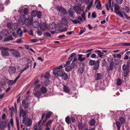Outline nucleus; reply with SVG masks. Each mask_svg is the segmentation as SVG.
Wrapping results in <instances>:
<instances>
[{
    "mask_svg": "<svg viewBox=\"0 0 130 130\" xmlns=\"http://www.w3.org/2000/svg\"><path fill=\"white\" fill-rule=\"evenodd\" d=\"M8 85L9 86H11L14 83L13 82V80H9L8 82Z\"/></svg>",
    "mask_w": 130,
    "mask_h": 130,
    "instance_id": "09e8293b",
    "label": "nucleus"
},
{
    "mask_svg": "<svg viewBox=\"0 0 130 130\" xmlns=\"http://www.w3.org/2000/svg\"><path fill=\"white\" fill-rule=\"evenodd\" d=\"M71 121L72 123L74 122L75 121V117H72L70 118Z\"/></svg>",
    "mask_w": 130,
    "mask_h": 130,
    "instance_id": "0e129e2a",
    "label": "nucleus"
},
{
    "mask_svg": "<svg viewBox=\"0 0 130 130\" xmlns=\"http://www.w3.org/2000/svg\"><path fill=\"white\" fill-rule=\"evenodd\" d=\"M116 13L119 15L120 17L122 18H123V16L121 12V11H118L117 12H116Z\"/></svg>",
    "mask_w": 130,
    "mask_h": 130,
    "instance_id": "79ce46f5",
    "label": "nucleus"
},
{
    "mask_svg": "<svg viewBox=\"0 0 130 130\" xmlns=\"http://www.w3.org/2000/svg\"><path fill=\"white\" fill-rule=\"evenodd\" d=\"M16 121L17 126H19V118L18 117H16Z\"/></svg>",
    "mask_w": 130,
    "mask_h": 130,
    "instance_id": "bf43d9fd",
    "label": "nucleus"
},
{
    "mask_svg": "<svg viewBox=\"0 0 130 130\" xmlns=\"http://www.w3.org/2000/svg\"><path fill=\"white\" fill-rule=\"evenodd\" d=\"M48 27L51 29H53L56 28L57 25L54 23H50L48 26Z\"/></svg>",
    "mask_w": 130,
    "mask_h": 130,
    "instance_id": "5701e85b",
    "label": "nucleus"
},
{
    "mask_svg": "<svg viewBox=\"0 0 130 130\" xmlns=\"http://www.w3.org/2000/svg\"><path fill=\"white\" fill-rule=\"evenodd\" d=\"M44 35H45L46 36L49 37H50L51 36V34L48 32L44 33Z\"/></svg>",
    "mask_w": 130,
    "mask_h": 130,
    "instance_id": "052dcab7",
    "label": "nucleus"
},
{
    "mask_svg": "<svg viewBox=\"0 0 130 130\" xmlns=\"http://www.w3.org/2000/svg\"><path fill=\"white\" fill-rule=\"evenodd\" d=\"M41 93L40 91H37L34 93L35 96L39 98L40 96L41 95Z\"/></svg>",
    "mask_w": 130,
    "mask_h": 130,
    "instance_id": "c85d7f7f",
    "label": "nucleus"
},
{
    "mask_svg": "<svg viewBox=\"0 0 130 130\" xmlns=\"http://www.w3.org/2000/svg\"><path fill=\"white\" fill-rule=\"evenodd\" d=\"M102 77L101 73H98L95 74V78L96 80H98L101 79Z\"/></svg>",
    "mask_w": 130,
    "mask_h": 130,
    "instance_id": "4468645a",
    "label": "nucleus"
},
{
    "mask_svg": "<svg viewBox=\"0 0 130 130\" xmlns=\"http://www.w3.org/2000/svg\"><path fill=\"white\" fill-rule=\"evenodd\" d=\"M10 51H13L12 52V55L14 56L15 57H16L17 58L19 57L20 55V53L18 51L15 50L14 49H10Z\"/></svg>",
    "mask_w": 130,
    "mask_h": 130,
    "instance_id": "6e6552de",
    "label": "nucleus"
},
{
    "mask_svg": "<svg viewBox=\"0 0 130 130\" xmlns=\"http://www.w3.org/2000/svg\"><path fill=\"white\" fill-rule=\"evenodd\" d=\"M56 9L59 11L63 15H66L67 13V10L66 9L61 6H57L56 7Z\"/></svg>",
    "mask_w": 130,
    "mask_h": 130,
    "instance_id": "423d86ee",
    "label": "nucleus"
},
{
    "mask_svg": "<svg viewBox=\"0 0 130 130\" xmlns=\"http://www.w3.org/2000/svg\"><path fill=\"white\" fill-rule=\"evenodd\" d=\"M47 24L44 22L40 26V29L43 31H44L47 28Z\"/></svg>",
    "mask_w": 130,
    "mask_h": 130,
    "instance_id": "f8f14e48",
    "label": "nucleus"
},
{
    "mask_svg": "<svg viewBox=\"0 0 130 130\" xmlns=\"http://www.w3.org/2000/svg\"><path fill=\"white\" fill-rule=\"evenodd\" d=\"M37 34L41 36L42 35V31L38 29L37 30Z\"/></svg>",
    "mask_w": 130,
    "mask_h": 130,
    "instance_id": "4d7b16f0",
    "label": "nucleus"
},
{
    "mask_svg": "<svg viewBox=\"0 0 130 130\" xmlns=\"http://www.w3.org/2000/svg\"><path fill=\"white\" fill-rule=\"evenodd\" d=\"M22 104L24 108L25 109H27L30 103L27 101H26V100L24 99L22 101Z\"/></svg>",
    "mask_w": 130,
    "mask_h": 130,
    "instance_id": "1a4fd4ad",
    "label": "nucleus"
},
{
    "mask_svg": "<svg viewBox=\"0 0 130 130\" xmlns=\"http://www.w3.org/2000/svg\"><path fill=\"white\" fill-rule=\"evenodd\" d=\"M100 61L99 60L96 61V62L94 65V67L93 68L94 70H98L99 66Z\"/></svg>",
    "mask_w": 130,
    "mask_h": 130,
    "instance_id": "ddd939ff",
    "label": "nucleus"
},
{
    "mask_svg": "<svg viewBox=\"0 0 130 130\" xmlns=\"http://www.w3.org/2000/svg\"><path fill=\"white\" fill-rule=\"evenodd\" d=\"M83 55L82 54H78V60L80 61L83 62L86 59L85 57L82 58Z\"/></svg>",
    "mask_w": 130,
    "mask_h": 130,
    "instance_id": "aec40b11",
    "label": "nucleus"
},
{
    "mask_svg": "<svg viewBox=\"0 0 130 130\" xmlns=\"http://www.w3.org/2000/svg\"><path fill=\"white\" fill-rule=\"evenodd\" d=\"M21 29L20 28H18L16 32H13L12 33V35L14 37H16L19 35V32L20 31Z\"/></svg>",
    "mask_w": 130,
    "mask_h": 130,
    "instance_id": "4be33fe9",
    "label": "nucleus"
},
{
    "mask_svg": "<svg viewBox=\"0 0 130 130\" xmlns=\"http://www.w3.org/2000/svg\"><path fill=\"white\" fill-rule=\"evenodd\" d=\"M121 45L122 46H130V43L129 42L127 43H121Z\"/></svg>",
    "mask_w": 130,
    "mask_h": 130,
    "instance_id": "37998d69",
    "label": "nucleus"
},
{
    "mask_svg": "<svg viewBox=\"0 0 130 130\" xmlns=\"http://www.w3.org/2000/svg\"><path fill=\"white\" fill-rule=\"evenodd\" d=\"M96 62V61L94 60H90L89 61V64L90 66H93L94 65Z\"/></svg>",
    "mask_w": 130,
    "mask_h": 130,
    "instance_id": "e433bc0d",
    "label": "nucleus"
},
{
    "mask_svg": "<svg viewBox=\"0 0 130 130\" xmlns=\"http://www.w3.org/2000/svg\"><path fill=\"white\" fill-rule=\"evenodd\" d=\"M23 12L25 14H27L28 12V10L26 8H24L23 10Z\"/></svg>",
    "mask_w": 130,
    "mask_h": 130,
    "instance_id": "13d9d810",
    "label": "nucleus"
},
{
    "mask_svg": "<svg viewBox=\"0 0 130 130\" xmlns=\"http://www.w3.org/2000/svg\"><path fill=\"white\" fill-rule=\"evenodd\" d=\"M61 77H64V80H66L68 78V76L66 74V73H63L62 74V76Z\"/></svg>",
    "mask_w": 130,
    "mask_h": 130,
    "instance_id": "58836bf2",
    "label": "nucleus"
},
{
    "mask_svg": "<svg viewBox=\"0 0 130 130\" xmlns=\"http://www.w3.org/2000/svg\"><path fill=\"white\" fill-rule=\"evenodd\" d=\"M42 12L40 11H37V17L38 18H41L42 17Z\"/></svg>",
    "mask_w": 130,
    "mask_h": 130,
    "instance_id": "4c0bfd02",
    "label": "nucleus"
},
{
    "mask_svg": "<svg viewBox=\"0 0 130 130\" xmlns=\"http://www.w3.org/2000/svg\"><path fill=\"white\" fill-rule=\"evenodd\" d=\"M6 122L5 121H3L2 122L0 125L1 128L2 129L5 128L6 126Z\"/></svg>",
    "mask_w": 130,
    "mask_h": 130,
    "instance_id": "a211bd4d",
    "label": "nucleus"
},
{
    "mask_svg": "<svg viewBox=\"0 0 130 130\" xmlns=\"http://www.w3.org/2000/svg\"><path fill=\"white\" fill-rule=\"evenodd\" d=\"M32 26L35 28L38 27L39 25V22L37 21L32 22Z\"/></svg>",
    "mask_w": 130,
    "mask_h": 130,
    "instance_id": "6ab92c4d",
    "label": "nucleus"
},
{
    "mask_svg": "<svg viewBox=\"0 0 130 130\" xmlns=\"http://www.w3.org/2000/svg\"><path fill=\"white\" fill-rule=\"evenodd\" d=\"M4 7L2 4L0 3V11L3 12L4 9Z\"/></svg>",
    "mask_w": 130,
    "mask_h": 130,
    "instance_id": "5fc2aeb1",
    "label": "nucleus"
},
{
    "mask_svg": "<svg viewBox=\"0 0 130 130\" xmlns=\"http://www.w3.org/2000/svg\"><path fill=\"white\" fill-rule=\"evenodd\" d=\"M75 64L74 62H72V63L70 65V66L71 68L72 69H73L74 68L75 66Z\"/></svg>",
    "mask_w": 130,
    "mask_h": 130,
    "instance_id": "69168bd1",
    "label": "nucleus"
},
{
    "mask_svg": "<svg viewBox=\"0 0 130 130\" xmlns=\"http://www.w3.org/2000/svg\"><path fill=\"white\" fill-rule=\"evenodd\" d=\"M70 19L74 24H77L78 23H79L80 24L81 23L78 19L73 20L71 19Z\"/></svg>",
    "mask_w": 130,
    "mask_h": 130,
    "instance_id": "c756f323",
    "label": "nucleus"
},
{
    "mask_svg": "<svg viewBox=\"0 0 130 130\" xmlns=\"http://www.w3.org/2000/svg\"><path fill=\"white\" fill-rule=\"evenodd\" d=\"M53 121V120H49L47 122L45 125L46 127H48L52 123Z\"/></svg>",
    "mask_w": 130,
    "mask_h": 130,
    "instance_id": "c9c22d12",
    "label": "nucleus"
},
{
    "mask_svg": "<svg viewBox=\"0 0 130 130\" xmlns=\"http://www.w3.org/2000/svg\"><path fill=\"white\" fill-rule=\"evenodd\" d=\"M52 113L51 111H49L46 113L45 116V118L47 119H49L51 116Z\"/></svg>",
    "mask_w": 130,
    "mask_h": 130,
    "instance_id": "473e14b6",
    "label": "nucleus"
},
{
    "mask_svg": "<svg viewBox=\"0 0 130 130\" xmlns=\"http://www.w3.org/2000/svg\"><path fill=\"white\" fill-rule=\"evenodd\" d=\"M37 11L35 10H33L31 12V14L32 15L31 16H32H32L34 17L36 16L37 14Z\"/></svg>",
    "mask_w": 130,
    "mask_h": 130,
    "instance_id": "a19ab883",
    "label": "nucleus"
},
{
    "mask_svg": "<svg viewBox=\"0 0 130 130\" xmlns=\"http://www.w3.org/2000/svg\"><path fill=\"white\" fill-rule=\"evenodd\" d=\"M0 84L3 87L6 85V84L5 81H2L0 82Z\"/></svg>",
    "mask_w": 130,
    "mask_h": 130,
    "instance_id": "6e6d98bb",
    "label": "nucleus"
},
{
    "mask_svg": "<svg viewBox=\"0 0 130 130\" xmlns=\"http://www.w3.org/2000/svg\"><path fill=\"white\" fill-rule=\"evenodd\" d=\"M95 120L94 119H92L90 122V124L91 126H93L95 124Z\"/></svg>",
    "mask_w": 130,
    "mask_h": 130,
    "instance_id": "864d4df0",
    "label": "nucleus"
},
{
    "mask_svg": "<svg viewBox=\"0 0 130 130\" xmlns=\"http://www.w3.org/2000/svg\"><path fill=\"white\" fill-rule=\"evenodd\" d=\"M65 120L66 123L68 124H69L71 123L70 118L69 116H67Z\"/></svg>",
    "mask_w": 130,
    "mask_h": 130,
    "instance_id": "2f4dec72",
    "label": "nucleus"
},
{
    "mask_svg": "<svg viewBox=\"0 0 130 130\" xmlns=\"http://www.w3.org/2000/svg\"><path fill=\"white\" fill-rule=\"evenodd\" d=\"M78 59V58L77 57L75 56L74 58H71L70 59V61H72V62H74L75 61L77 60Z\"/></svg>",
    "mask_w": 130,
    "mask_h": 130,
    "instance_id": "de8ad7c7",
    "label": "nucleus"
},
{
    "mask_svg": "<svg viewBox=\"0 0 130 130\" xmlns=\"http://www.w3.org/2000/svg\"><path fill=\"white\" fill-rule=\"evenodd\" d=\"M31 123L32 121L31 119L29 118L28 119L27 118H26L24 121V123H23L26 124L28 126H30L31 125Z\"/></svg>",
    "mask_w": 130,
    "mask_h": 130,
    "instance_id": "9b49d317",
    "label": "nucleus"
},
{
    "mask_svg": "<svg viewBox=\"0 0 130 130\" xmlns=\"http://www.w3.org/2000/svg\"><path fill=\"white\" fill-rule=\"evenodd\" d=\"M26 111L22 109L20 110V116L21 117L22 116L23 118L22 120L23 123H24V121L26 119Z\"/></svg>",
    "mask_w": 130,
    "mask_h": 130,
    "instance_id": "20e7f679",
    "label": "nucleus"
},
{
    "mask_svg": "<svg viewBox=\"0 0 130 130\" xmlns=\"http://www.w3.org/2000/svg\"><path fill=\"white\" fill-rule=\"evenodd\" d=\"M16 42L17 43H22L23 41L22 40V38H21L18 39L16 40Z\"/></svg>",
    "mask_w": 130,
    "mask_h": 130,
    "instance_id": "680f3d73",
    "label": "nucleus"
},
{
    "mask_svg": "<svg viewBox=\"0 0 130 130\" xmlns=\"http://www.w3.org/2000/svg\"><path fill=\"white\" fill-rule=\"evenodd\" d=\"M72 69L70 66H67L65 68V71H66L69 72L71 71Z\"/></svg>",
    "mask_w": 130,
    "mask_h": 130,
    "instance_id": "49530a36",
    "label": "nucleus"
},
{
    "mask_svg": "<svg viewBox=\"0 0 130 130\" xmlns=\"http://www.w3.org/2000/svg\"><path fill=\"white\" fill-rule=\"evenodd\" d=\"M13 39V38L12 37L11 35H9L7 37L5 38L4 40V41H7L10 40H12Z\"/></svg>",
    "mask_w": 130,
    "mask_h": 130,
    "instance_id": "393cba45",
    "label": "nucleus"
},
{
    "mask_svg": "<svg viewBox=\"0 0 130 130\" xmlns=\"http://www.w3.org/2000/svg\"><path fill=\"white\" fill-rule=\"evenodd\" d=\"M119 120L120 121V122L121 124L122 125L124 123L125 120L123 117H120L119 118Z\"/></svg>",
    "mask_w": 130,
    "mask_h": 130,
    "instance_id": "a878e982",
    "label": "nucleus"
},
{
    "mask_svg": "<svg viewBox=\"0 0 130 130\" xmlns=\"http://www.w3.org/2000/svg\"><path fill=\"white\" fill-rule=\"evenodd\" d=\"M102 62V66H107V63L106 61V60L105 59H104L103 60Z\"/></svg>",
    "mask_w": 130,
    "mask_h": 130,
    "instance_id": "8fccbe9b",
    "label": "nucleus"
},
{
    "mask_svg": "<svg viewBox=\"0 0 130 130\" xmlns=\"http://www.w3.org/2000/svg\"><path fill=\"white\" fill-rule=\"evenodd\" d=\"M93 52L97 53L98 55L99 56L100 58H101L103 56V54L104 53L102 52H101L100 50H96L95 51H93Z\"/></svg>",
    "mask_w": 130,
    "mask_h": 130,
    "instance_id": "2eb2a0df",
    "label": "nucleus"
},
{
    "mask_svg": "<svg viewBox=\"0 0 130 130\" xmlns=\"http://www.w3.org/2000/svg\"><path fill=\"white\" fill-rule=\"evenodd\" d=\"M95 2H98V4L96 6V7L98 9H102L101 4V2H100L99 0H96Z\"/></svg>",
    "mask_w": 130,
    "mask_h": 130,
    "instance_id": "412c9836",
    "label": "nucleus"
},
{
    "mask_svg": "<svg viewBox=\"0 0 130 130\" xmlns=\"http://www.w3.org/2000/svg\"><path fill=\"white\" fill-rule=\"evenodd\" d=\"M93 3V0H92L90 2L88 6L87 7V9L89 10L91 8V7L92 6Z\"/></svg>",
    "mask_w": 130,
    "mask_h": 130,
    "instance_id": "ea45409f",
    "label": "nucleus"
},
{
    "mask_svg": "<svg viewBox=\"0 0 130 130\" xmlns=\"http://www.w3.org/2000/svg\"><path fill=\"white\" fill-rule=\"evenodd\" d=\"M68 18L66 16H64V18H62L60 20L61 23L64 26H68Z\"/></svg>",
    "mask_w": 130,
    "mask_h": 130,
    "instance_id": "0eeeda50",
    "label": "nucleus"
},
{
    "mask_svg": "<svg viewBox=\"0 0 130 130\" xmlns=\"http://www.w3.org/2000/svg\"><path fill=\"white\" fill-rule=\"evenodd\" d=\"M121 123L119 121H116V124L118 130H120L121 127Z\"/></svg>",
    "mask_w": 130,
    "mask_h": 130,
    "instance_id": "f704fd0d",
    "label": "nucleus"
},
{
    "mask_svg": "<svg viewBox=\"0 0 130 130\" xmlns=\"http://www.w3.org/2000/svg\"><path fill=\"white\" fill-rule=\"evenodd\" d=\"M84 70V68L81 67L79 68L78 71L81 74H82L83 73Z\"/></svg>",
    "mask_w": 130,
    "mask_h": 130,
    "instance_id": "3c124183",
    "label": "nucleus"
},
{
    "mask_svg": "<svg viewBox=\"0 0 130 130\" xmlns=\"http://www.w3.org/2000/svg\"><path fill=\"white\" fill-rule=\"evenodd\" d=\"M16 69V68L12 66H10L9 67L8 72L10 74H13L15 73Z\"/></svg>",
    "mask_w": 130,
    "mask_h": 130,
    "instance_id": "9d476101",
    "label": "nucleus"
},
{
    "mask_svg": "<svg viewBox=\"0 0 130 130\" xmlns=\"http://www.w3.org/2000/svg\"><path fill=\"white\" fill-rule=\"evenodd\" d=\"M114 62H111L109 65V68L108 69V70L109 71L110 70L112 71L113 70L114 66Z\"/></svg>",
    "mask_w": 130,
    "mask_h": 130,
    "instance_id": "bb28decb",
    "label": "nucleus"
},
{
    "mask_svg": "<svg viewBox=\"0 0 130 130\" xmlns=\"http://www.w3.org/2000/svg\"><path fill=\"white\" fill-rule=\"evenodd\" d=\"M73 9L75 12L77 14L80 15L81 12L84 11V10L82 9L80 7L78 6H74Z\"/></svg>",
    "mask_w": 130,
    "mask_h": 130,
    "instance_id": "39448f33",
    "label": "nucleus"
},
{
    "mask_svg": "<svg viewBox=\"0 0 130 130\" xmlns=\"http://www.w3.org/2000/svg\"><path fill=\"white\" fill-rule=\"evenodd\" d=\"M122 80L121 79H118L117 82V85L118 86L121 85L122 83Z\"/></svg>",
    "mask_w": 130,
    "mask_h": 130,
    "instance_id": "a18cd8bd",
    "label": "nucleus"
},
{
    "mask_svg": "<svg viewBox=\"0 0 130 130\" xmlns=\"http://www.w3.org/2000/svg\"><path fill=\"white\" fill-rule=\"evenodd\" d=\"M78 127L79 130H82L83 129V126L82 125V123L81 122L79 123L78 124Z\"/></svg>",
    "mask_w": 130,
    "mask_h": 130,
    "instance_id": "603ef678",
    "label": "nucleus"
},
{
    "mask_svg": "<svg viewBox=\"0 0 130 130\" xmlns=\"http://www.w3.org/2000/svg\"><path fill=\"white\" fill-rule=\"evenodd\" d=\"M56 68H54L53 70V74L56 76H57L61 77L63 73L62 70H61L56 69Z\"/></svg>",
    "mask_w": 130,
    "mask_h": 130,
    "instance_id": "f257e3e1",
    "label": "nucleus"
},
{
    "mask_svg": "<svg viewBox=\"0 0 130 130\" xmlns=\"http://www.w3.org/2000/svg\"><path fill=\"white\" fill-rule=\"evenodd\" d=\"M3 36H6L9 34V32L8 30L4 29L2 31Z\"/></svg>",
    "mask_w": 130,
    "mask_h": 130,
    "instance_id": "cd10ccee",
    "label": "nucleus"
},
{
    "mask_svg": "<svg viewBox=\"0 0 130 130\" xmlns=\"http://www.w3.org/2000/svg\"><path fill=\"white\" fill-rule=\"evenodd\" d=\"M33 18L32 16H29L28 18L25 19L24 21L25 24L27 26L31 25L32 23Z\"/></svg>",
    "mask_w": 130,
    "mask_h": 130,
    "instance_id": "7ed1b4c3",
    "label": "nucleus"
},
{
    "mask_svg": "<svg viewBox=\"0 0 130 130\" xmlns=\"http://www.w3.org/2000/svg\"><path fill=\"white\" fill-rule=\"evenodd\" d=\"M86 30V28L85 27L83 29L81 30L78 33L79 35H81L83 34L85 31Z\"/></svg>",
    "mask_w": 130,
    "mask_h": 130,
    "instance_id": "c03bdc74",
    "label": "nucleus"
},
{
    "mask_svg": "<svg viewBox=\"0 0 130 130\" xmlns=\"http://www.w3.org/2000/svg\"><path fill=\"white\" fill-rule=\"evenodd\" d=\"M68 13L69 15V16L71 18L73 17L74 12L73 11L72 9L70 8L69 10Z\"/></svg>",
    "mask_w": 130,
    "mask_h": 130,
    "instance_id": "b1692460",
    "label": "nucleus"
},
{
    "mask_svg": "<svg viewBox=\"0 0 130 130\" xmlns=\"http://www.w3.org/2000/svg\"><path fill=\"white\" fill-rule=\"evenodd\" d=\"M76 55V54L75 53H73L71 54L70 57L68 59V60H70V58L72 57H75V56Z\"/></svg>",
    "mask_w": 130,
    "mask_h": 130,
    "instance_id": "e2e57ef3",
    "label": "nucleus"
},
{
    "mask_svg": "<svg viewBox=\"0 0 130 130\" xmlns=\"http://www.w3.org/2000/svg\"><path fill=\"white\" fill-rule=\"evenodd\" d=\"M40 91L41 93L43 94H45L47 92L46 88L43 86L40 88Z\"/></svg>",
    "mask_w": 130,
    "mask_h": 130,
    "instance_id": "f3484780",
    "label": "nucleus"
},
{
    "mask_svg": "<svg viewBox=\"0 0 130 130\" xmlns=\"http://www.w3.org/2000/svg\"><path fill=\"white\" fill-rule=\"evenodd\" d=\"M49 84V81L45 80V81L44 82V85L46 86H47Z\"/></svg>",
    "mask_w": 130,
    "mask_h": 130,
    "instance_id": "774afa93",
    "label": "nucleus"
},
{
    "mask_svg": "<svg viewBox=\"0 0 130 130\" xmlns=\"http://www.w3.org/2000/svg\"><path fill=\"white\" fill-rule=\"evenodd\" d=\"M120 9V7L118 5L115 4L114 5V9L116 12V13L117 12L119 11Z\"/></svg>",
    "mask_w": 130,
    "mask_h": 130,
    "instance_id": "7c9ffc66",
    "label": "nucleus"
},
{
    "mask_svg": "<svg viewBox=\"0 0 130 130\" xmlns=\"http://www.w3.org/2000/svg\"><path fill=\"white\" fill-rule=\"evenodd\" d=\"M2 54L4 56H8L9 55V53L5 51H3L2 52Z\"/></svg>",
    "mask_w": 130,
    "mask_h": 130,
    "instance_id": "72a5a7b5",
    "label": "nucleus"
},
{
    "mask_svg": "<svg viewBox=\"0 0 130 130\" xmlns=\"http://www.w3.org/2000/svg\"><path fill=\"white\" fill-rule=\"evenodd\" d=\"M63 89L64 92L67 93H68L70 91V89L69 87L66 85L63 86Z\"/></svg>",
    "mask_w": 130,
    "mask_h": 130,
    "instance_id": "dca6fc26",
    "label": "nucleus"
},
{
    "mask_svg": "<svg viewBox=\"0 0 130 130\" xmlns=\"http://www.w3.org/2000/svg\"><path fill=\"white\" fill-rule=\"evenodd\" d=\"M92 18H95L96 17V15L95 12H93L92 14Z\"/></svg>",
    "mask_w": 130,
    "mask_h": 130,
    "instance_id": "338daca9",
    "label": "nucleus"
},
{
    "mask_svg": "<svg viewBox=\"0 0 130 130\" xmlns=\"http://www.w3.org/2000/svg\"><path fill=\"white\" fill-rule=\"evenodd\" d=\"M122 69L123 71V76L124 77H126L129 72L128 67H127L125 64H124L122 66Z\"/></svg>",
    "mask_w": 130,
    "mask_h": 130,
    "instance_id": "f03ea898",
    "label": "nucleus"
}]
</instances>
